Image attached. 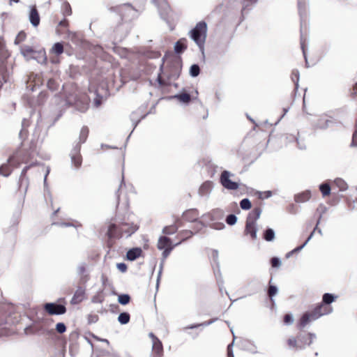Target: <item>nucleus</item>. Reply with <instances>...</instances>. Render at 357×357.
I'll use <instances>...</instances> for the list:
<instances>
[{"label": "nucleus", "instance_id": "obj_36", "mask_svg": "<svg viewBox=\"0 0 357 357\" xmlns=\"http://www.w3.org/2000/svg\"><path fill=\"white\" fill-rule=\"evenodd\" d=\"M200 73V68L198 65L194 64L190 67V73L192 77H197Z\"/></svg>", "mask_w": 357, "mask_h": 357}, {"label": "nucleus", "instance_id": "obj_54", "mask_svg": "<svg viewBox=\"0 0 357 357\" xmlns=\"http://www.w3.org/2000/svg\"><path fill=\"white\" fill-rule=\"evenodd\" d=\"M29 125V120L27 119H23L22 121V127L26 128V127H28Z\"/></svg>", "mask_w": 357, "mask_h": 357}, {"label": "nucleus", "instance_id": "obj_6", "mask_svg": "<svg viewBox=\"0 0 357 357\" xmlns=\"http://www.w3.org/2000/svg\"><path fill=\"white\" fill-rule=\"evenodd\" d=\"M43 309L49 315H60L65 314L66 312L65 305L55 303H47L44 304Z\"/></svg>", "mask_w": 357, "mask_h": 357}, {"label": "nucleus", "instance_id": "obj_53", "mask_svg": "<svg viewBox=\"0 0 357 357\" xmlns=\"http://www.w3.org/2000/svg\"><path fill=\"white\" fill-rule=\"evenodd\" d=\"M89 319V321L91 322V321H96L98 320V317L97 315H90Z\"/></svg>", "mask_w": 357, "mask_h": 357}, {"label": "nucleus", "instance_id": "obj_48", "mask_svg": "<svg viewBox=\"0 0 357 357\" xmlns=\"http://www.w3.org/2000/svg\"><path fill=\"white\" fill-rule=\"evenodd\" d=\"M117 267L121 272H126L127 271V266L124 263L117 264Z\"/></svg>", "mask_w": 357, "mask_h": 357}, {"label": "nucleus", "instance_id": "obj_44", "mask_svg": "<svg viewBox=\"0 0 357 357\" xmlns=\"http://www.w3.org/2000/svg\"><path fill=\"white\" fill-rule=\"evenodd\" d=\"M312 235V233L311 234V235L308 237V238L307 239V241L303 244L301 245V246H298L297 248H296L295 249H294L291 252L287 253V257H289L292 253L294 252H297L298 251H300L305 245V244L307 243V241H309V239L311 238Z\"/></svg>", "mask_w": 357, "mask_h": 357}, {"label": "nucleus", "instance_id": "obj_51", "mask_svg": "<svg viewBox=\"0 0 357 357\" xmlns=\"http://www.w3.org/2000/svg\"><path fill=\"white\" fill-rule=\"evenodd\" d=\"M351 96L353 98L357 97V82L353 86L352 91L351 92Z\"/></svg>", "mask_w": 357, "mask_h": 357}, {"label": "nucleus", "instance_id": "obj_37", "mask_svg": "<svg viewBox=\"0 0 357 357\" xmlns=\"http://www.w3.org/2000/svg\"><path fill=\"white\" fill-rule=\"evenodd\" d=\"M47 87L52 91H55L58 89L59 84L54 79H50L47 82Z\"/></svg>", "mask_w": 357, "mask_h": 357}, {"label": "nucleus", "instance_id": "obj_22", "mask_svg": "<svg viewBox=\"0 0 357 357\" xmlns=\"http://www.w3.org/2000/svg\"><path fill=\"white\" fill-rule=\"evenodd\" d=\"M13 166L8 163V160L6 163H3L0 166V175L3 176H8L13 172Z\"/></svg>", "mask_w": 357, "mask_h": 357}, {"label": "nucleus", "instance_id": "obj_4", "mask_svg": "<svg viewBox=\"0 0 357 357\" xmlns=\"http://www.w3.org/2000/svg\"><path fill=\"white\" fill-rule=\"evenodd\" d=\"M106 235L108 238L107 247L111 248L115 243V240L120 239L123 236L121 222L119 224L111 223L108 226Z\"/></svg>", "mask_w": 357, "mask_h": 357}, {"label": "nucleus", "instance_id": "obj_28", "mask_svg": "<svg viewBox=\"0 0 357 357\" xmlns=\"http://www.w3.org/2000/svg\"><path fill=\"white\" fill-rule=\"evenodd\" d=\"M192 232L190 230H184L181 231L178 235L177 238H180L181 243L185 240L190 238L192 236Z\"/></svg>", "mask_w": 357, "mask_h": 357}, {"label": "nucleus", "instance_id": "obj_8", "mask_svg": "<svg viewBox=\"0 0 357 357\" xmlns=\"http://www.w3.org/2000/svg\"><path fill=\"white\" fill-rule=\"evenodd\" d=\"M64 48L61 43H56L50 50V61L52 63H59V56L63 53Z\"/></svg>", "mask_w": 357, "mask_h": 357}, {"label": "nucleus", "instance_id": "obj_19", "mask_svg": "<svg viewBox=\"0 0 357 357\" xmlns=\"http://www.w3.org/2000/svg\"><path fill=\"white\" fill-rule=\"evenodd\" d=\"M311 197V192L310 190L303 191L297 194L294 197V200L297 203H303L308 201Z\"/></svg>", "mask_w": 357, "mask_h": 357}, {"label": "nucleus", "instance_id": "obj_45", "mask_svg": "<svg viewBox=\"0 0 357 357\" xmlns=\"http://www.w3.org/2000/svg\"><path fill=\"white\" fill-rule=\"evenodd\" d=\"M294 321V319L290 314H284L283 317V322L284 324L289 325L291 324Z\"/></svg>", "mask_w": 357, "mask_h": 357}, {"label": "nucleus", "instance_id": "obj_17", "mask_svg": "<svg viewBox=\"0 0 357 357\" xmlns=\"http://www.w3.org/2000/svg\"><path fill=\"white\" fill-rule=\"evenodd\" d=\"M142 254V250L140 248H134L127 252L126 257L130 261H134L139 258Z\"/></svg>", "mask_w": 357, "mask_h": 357}, {"label": "nucleus", "instance_id": "obj_21", "mask_svg": "<svg viewBox=\"0 0 357 357\" xmlns=\"http://www.w3.org/2000/svg\"><path fill=\"white\" fill-rule=\"evenodd\" d=\"M29 20L34 26H37L39 24L40 16L36 7L31 8L29 14Z\"/></svg>", "mask_w": 357, "mask_h": 357}, {"label": "nucleus", "instance_id": "obj_26", "mask_svg": "<svg viewBox=\"0 0 357 357\" xmlns=\"http://www.w3.org/2000/svg\"><path fill=\"white\" fill-rule=\"evenodd\" d=\"M89 130L88 127L83 126L79 133V142L84 143L89 136Z\"/></svg>", "mask_w": 357, "mask_h": 357}, {"label": "nucleus", "instance_id": "obj_24", "mask_svg": "<svg viewBox=\"0 0 357 357\" xmlns=\"http://www.w3.org/2000/svg\"><path fill=\"white\" fill-rule=\"evenodd\" d=\"M291 79L294 84V91L298 88L299 72L298 70H293L291 73Z\"/></svg>", "mask_w": 357, "mask_h": 357}, {"label": "nucleus", "instance_id": "obj_25", "mask_svg": "<svg viewBox=\"0 0 357 357\" xmlns=\"http://www.w3.org/2000/svg\"><path fill=\"white\" fill-rule=\"evenodd\" d=\"M337 296H333L331 294L326 293L323 295L322 297V303L325 305H331V304L335 301Z\"/></svg>", "mask_w": 357, "mask_h": 357}, {"label": "nucleus", "instance_id": "obj_55", "mask_svg": "<svg viewBox=\"0 0 357 357\" xmlns=\"http://www.w3.org/2000/svg\"><path fill=\"white\" fill-rule=\"evenodd\" d=\"M24 52H26V53H32L33 52V50L31 47H25L24 50H23Z\"/></svg>", "mask_w": 357, "mask_h": 357}, {"label": "nucleus", "instance_id": "obj_1", "mask_svg": "<svg viewBox=\"0 0 357 357\" xmlns=\"http://www.w3.org/2000/svg\"><path fill=\"white\" fill-rule=\"evenodd\" d=\"M315 335L309 332H299L296 336L289 337L287 341L289 348L294 350H303L312 344Z\"/></svg>", "mask_w": 357, "mask_h": 357}, {"label": "nucleus", "instance_id": "obj_10", "mask_svg": "<svg viewBox=\"0 0 357 357\" xmlns=\"http://www.w3.org/2000/svg\"><path fill=\"white\" fill-rule=\"evenodd\" d=\"M71 162L75 168H79L82 163V157L80 153V147L76 146L70 153Z\"/></svg>", "mask_w": 357, "mask_h": 357}, {"label": "nucleus", "instance_id": "obj_5", "mask_svg": "<svg viewBox=\"0 0 357 357\" xmlns=\"http://www.w3.org/2000/svg\"><path fill=\"white\" fill-rule=\"evenodd\" d=\"M180 243L181 241H178V243L174 244L169 237L166 236H162L158 238L157 248L158 250H162V258L167 259L169 256L173 249Z\"/></svg>", "mask_w": 357, "mask_h": 357}, {"label": "nucleus", "instance_id": "obj_9", "mask_svg": "<svg viewBox=\"0 0 357 357\" xmlns=\"http://www.w3.org/2000/svg\"><path fill=\"white\" fill-rule=\"evenodd\" d=\"M231 174L228 171H223L220 175V183L224 188L228 190H237L239 184L230 179Z\"/></svg>", "mask_w": 357, "mask_h": 357}, {"label": "nucleus", "instance_id": "obj_49", "mask_svg": "<svg viewBox=\"0 0 357 357\" xmlns=\"http://www.w3.org/2000/svg\"><path fill=\"white\" fill-rule=\"evenodd\" d=\"M28 135V130H26V128H22V129L21 130L20 132V136L21 138H26Z\"/></svg>", "mask_w": 357, "mask_h": 357}, {"label": "nucleus", "instance_id": "obj_16", "mask_svg": "<svg viewBox=\"0 0 357 357\" xmlns=\"http://www.w3.org/2000/svg\"><path fill=\"white\" fill-rule=\"evenodd\" d=\"M245 234L250 235L252 240L257 238V227L256 223L245 222Z\"/></svg>", "mask_w": 357, "mask_h": 357}, {"label": "nucleus", "instance_id": "obj_20", "mask_svg": "<svg viewBox=\"0 0 357 357\" xmlns=\"http://www.w3.org/2000/svg\"><path fill=\"white\" fill-rule=\"evenodd\" d=\"M187 49V40L185 38L179 39L174 45V51L177 54L183 52Z\"/></svg>", "mask_w": 357, "mask_h": 357}, {"label": "nucleus", "instance_id": "obj_46", "mask_svg": "<svg viewBox=\"0 0 357 357\" xmlns=\"http://www.w3.org/2000/svg\"><path fill=\"white\" fill-rule=\"evenodd\" d=\"M271 264L272 267L277 268V267H279L280 266V261L277 257H273L271 259Z\"/></svg>", "mask_w": 357, "mask_h": 357}, {"label": "nucleus", "instance_id": "obj_23", "mask_svg": "<svg viewBox=\"0 0 357 357\" xmlns=\"http://www.w3.org/2000/svg\"><path fill=\"white\" fill-rule=\"evenodd\" d=\"M212 188V183L211 181L204 182L199 188V194L202 195H207Z\"/></svg>", "mask_w": 357, "mask_h": 357}, {"label": "nucleus", "instance_id": "obj_11", "mask_svg": "<svg viewBox=\"0 0 357 357\" xmlns=\"http://www.w3.org/2000/svg\"><path fill=\"white\" fill-rule=\"evenodd\" d=\"M153 338V354L154 357H161L163 354V346L161 341L153 334H151Z\"/></svg>", "mask_w": 357, "mask_h": 357}, {"label": "nucleus", "instance_id": "obj_40", "mask_svg": "<svg viewBox=\"0 0 357 357\" xmlns=\"http://www.w3.org/2000/svg\"><path fill=\"white\" fill-rule=\"evenodd\" d=\"M278 292V289L275 286L273 285H269L268 289V295L270 297V298H272Z\"/></svg>", "mask_w": 357, "mask_h": 357}, {"label": "nucleus", "instance_id": "obj_56", "mask_svg": "<svg viewBox=\"0 0 357 357\" xmlns=\"http://www.w3.org/2000/svg\"><path fill=\"white\" fill-rule=\"evenodd\" d=\"M5 48V43L3 41L0 40V51L3 50Z\"/></svg>", "mask_w": 357, "mask_h": 357}, {"label": "nucleus", "instance_id": "obj_29", "mask_svg": "<svg viewBox=\"0 0 357 357\" xmlns=\"http://www.w3.org/2000/svg\"><path fill=\"white\" fill-rule=\"evenodd\" d=\"M323 197L328 196L331 193V186L328 183H323L319 186Z\"/></svg>", "mask_w": 357, "mask_h": 357}, {"label": "nucleus", "instance_id": "obj_33", "mask_svg": "<svg viewBox=\"0 0 357 357\" xmlns=\"http://www.w3.org/2000/svg\"><path fill=\"white\" fill-rule=\"evenodd\" d=\"M157 80L160 86L161 87H165L171 85L169 79H164L161 74L158 75Z\"/></svg>", "mask_w": 357, "mask_h": 357}, {"label": "nucleus", "instance_id": "obj_42", "mask_svg": "<svg viewBox=\"0 0 357 357\" xmlns=\"http://www.w3.org/2000/svg\"><path fill=\"white\" fill-rule=\"evenodd\" d=\"M56 331L59 333H63L66 331V326L63 323H58L56 325Z\"/></svg>", "mask_w": 357, "mask_h": 357}, {"label": "nucleus", "instance_id": "obj_57", "mask_svg": "<svg viewBox=\"0 0 357 357\" xmlns=\"http://www.w3.org/2000/svg\"><path fill=\"white\" fill-rule=\"evenodd\" d=\"M79 270H80L81 273H84L85 271V267L84 266H81L79 268Z\"/></svg>", "mask_w": 357, "mask_h": 357}, {"label": "nucleus", "instance_id": "obj_41", "mask_svg": "<svg viewBox=\"0 0 357 357\" xmlns=\"http://www.w3.org/2000/svg\"><path fill=\"white\" fill-rule=\"evenodd\" d=\"M236 216L234 214L229 215L226 218V222L229 225H233L236 222Z\"/></svg>", "mask_w": 357, "mask_h": 357}, {"label": "nucleus", "instance_id": "obj_3", "mask_svg": "<svg viewBox=\"0 0 357 357\" xmlns=\"http://www.w3.org/2000/svg\"><path fill=\"white\" fill-rule=\"evenodd\" d=\"M206 33L207 24L204 21L198 22L195 28L190 31V36L201 50H204L206 39Z\"/></svg>", "mask_w": 357, "mask_h": 357}, {"label": "nucleus", "instance_id": "obj_52", "mask_svg": "<svg viewBox=\"0 0 357 357\" xmlns=\"http://www.w3.org/2000/svg\"><path fill=\"white\" fill-rule=\"evenodd\" d=\"M59 25L60 26H63V27L66 28V27H68V21L66 19H63V20H61V21L59 22Z\"/></svg>", "mask_w": 357, "mask_h": 357}, {"label": "nucleus", "instance_id": "obj_14", "mask_svg": "<svg viewBox=\"0 0 357 357\" xmlns=\"http://www.w3.org/2000/svg\"><path fill=\"white\" fill-rule=\"evenodd\" d=\"M314 310L321 317L331 313L333 312V307L331 305H325L321 303L316 305Z\"/></svg>", "mask_w": 357, "mask_h": 357}, {"label": "nucleus", "instance_id": "obj_43", "mask_svg": "<svg viewBox=\"0 0 357 357\" xmlns=\"http://www.w3.org/2000/svg\"><path fill=\"white\" fill-rule=\"evenodd\" d=\"M63 15H70L72 13V10L70 6L68 3L65 2L63 5Z\"/></svg>", "mask_w": 357, "mask_h": 357}, {"label": "nucleus", "instance_id": "obj_58", "mask_svg": "<svg viewBox=\"0 0 357 357\" xmlns=\"http://www.w3.org/2000/svg\"><path fill=\"white\" fill-rule=\"evenodd\" d=\"M302 48H303V47L302 46ZM303 54H305V52L304 50V49H303Z\"/></svg>", "mask_w": 357, "mask_h": 357}, {"label": "nucleus", "instance_id": "obj_38", "mask_svg": "<svg viewBox=\"0 0 357 357\" xmlns=\"http://www.w3.org/2000/svg\"><path fill=\"white\" fill-rule=\"evenodd\" d=\"M26 37V33L24 31H20L15 38V43L20 44L23 42Z\"/></svg>", "mask_w": 357, "mask_h": 357}, {"label": "nucleus", "instance_id": "obj_27", "mask_svg": "<svg viewBox=\"0 0 357 357\" xmlns=\"http://www.w3.org/2000/svg\"><path fill=\"white\" fill-rule=\"evenodd\" d=\"M178 230V227L176 225L166 226L162 229V233L165 235H171L175 234Z\"/></svg>", "mask_w": 357, "mask_h": 357}, {"label": "nucleus", "instance_id": "obj_15", "mask_svg": "<svg viewBox=\"0 0 357 357\" xmlns=\"http://www.w3.org/2000/svg\"><path fill=\"white\" fill-rule=\"evenodd\" d=\"M261 213V208L260 206L255 207L248 214L246 221L252 223H256L257 220L259 218Z\"/></svg>", "mask_w": 357, "mask_h": 357}, {"label": "nucleus", "instance_id": "obj_2", "mask_svg": "<svg viewBox=\"0 0 357 357\" xmlns=\"http://www.w3.org/2000/svg\"><path fill=\"white\" fill-rule=\"evenodd\" d=\"M34 156V149L32 148L25 149L22 144L8 158V163L13 167L17 168L21 164H27L30 162Z\"/></svg>", "mask_w": 357, "mask_h": 357}, {"label": "nucleus", "instance_id": "obj_32", "mask_svg": "<svg viewBox=\"0 0 357 357\" xmlns=\"http://www.w3.org/2000/svg\"><path fill=\"white\" fill-rule=\"evenodd\" d=\"M275 238V233L272 229H267L264 234V238L267 241H271Z\"/></svg>", "mask_w": 357, "mask_h": 357}, {"label": "nucleus", "instance_id": "obj_35", "mask_svg": "<svg viewBox=\"0 0 357 357\" xmlns=\"http://www.w3.org/2000/svg\"><path fill=\"white\" fill-rule=\"evenodd\" d=\"M241 208L243 210H248L251 208V202L248 199H243L240 202Z\"/></svg>", "mask_w": 357, "mask_h": 357}, {"label": "nucleus", "instance_id": "obj_39", "mask_svg": "<svg viewBox=\"0 0 357 357\" xmlns=\"http://www.w3.org/2000/svg\"><path fill=\"white\" fill-rule=\"evenodd\" d=\"M177 98L183 102H189L190 100V95L187 93H183L177 96Z\"/></svg>", "mask_w": 357, "mask_h": 357}, {"label": "nucleus", "instance_id": "obj_47", "mask_svg": "<svg viewBox=\"0 0 357 357\" xmlns=\"http://www.w3.org/2000/svg\"><path fill=\"white\" fill-rule=\"evenodd\" d=\"M32 166V165H29V166H26L22 171L21 172V175H20V182H22L24 179V178L26 176V172L28 171V169L30 168V167Z\"/></svg>", "mask_w": 357, "mask_h": 357}, {"label": "nucleus", "instance_id": "obj_30", "mask_svg": "<svg viewBox=\"0 0 357 357\" xmlns=\"http://www.w3.org/2000/svg\"><path fill=\"white\" fill-rule=\"evenodd\" d=\"M130 318L128 312H122L119 315L118 320L121 324H126L129 322Z\"/></svg>", "mask_w": 357, "mask_h": 357}, {"label": "nucleus", "instance_id": "obj_50", "mask_svg": "<svg viewBox=\"0 0 357 357\" xmlns=\"http://www.w3.org/2000/svg\"><path fill=\"white\" fill-rule=\"evenodd\" d=\"M0 60L2 61L3 59H6L8 57L9 54L8 52L6 50L0 51Z\"/></svg>", "mask_w": 357, "mask_h": 357}, {"label": "nucleus", "instance_id": "obj_13", "mask_svg": "<svg viewBox=\"0 0 357 357\" xmlns=\"http://www.w3.org/2000/svg\"><path fill=\"white\" fill-rule=\"evenodd\" d=\"M199 213L197 209H189L185 211L183 214V219L188 222H195L198 220Z\"/></svg>", "mask_w": 357, "mask_h": 357}, {"label": "nucleus", "instance_id": "obj_31", "mask_svg": "<svg viewBox=\"0 0 357 357\" xmlns=\"http://www.w3.org/2000/svg\"><path fill=\"white\" fill-rule=\"evenodd\" d=\"M334 184L339 188L340 190H345L347 188V183L342 178H337L334 181Z\"/></svg>", "mask_w": 357, "mask_h": 357}, {"label": "nucleus", "instance_id": "obj_18", "mask_svg": "<svg viewBox=\"0 0 357 357\" xmlns=\"http://www.w3.org/2000/svg\"><path fill=\"white\" fill-rule=\"evenodd\" d=\"M84 296L85 290L82 287H79L74 294L72 298V303L74 304L81 303L84 300Z\"/></svg>", "mask_w": 357, "mask_h": 357}, {"label": "nucleus", "instance_id": "obj_12", "mask_svg": "<svg viewBox=\"0 0 357 357\" xmlns=\"http://www.w3.org/2000/svg\"><path fill=\"white\" fill-rule=\"evenodd\" d=\"M121 227H123V236L126 237L131 236L139 229L137 225L129 222H121Z\"/></svg>", "mask_w": 357, "mask_h": 357}, {"label": "nucleus", "instance_id": "obj_34", "mask_svg": "<svg viewBox=\"0 0 357 357\" xmlns=\"http://www.w3.org/2000/svg\"><path fill=\"white\" fill-rule=\"evenodd\" d=\"M118 301L121 305H126L130 302V297L128 294H121L119 296Z\"/></svg>", "mask_w": 357, "mask_h": 357}, {"label": "nucleus", "instance_id": "obj_7", "mask_svg": "<svg viewBox=\"0 0 357 357\" xmlns=\"http://www.w3.org/2000/svg\"><path fill=\"white\" fill-rule=\"evenodd\" d=\"M319 318H320L319 315L314 309L311 311H307L305 312L299 319L298 327L299 328H303L307 324L311 321L318 319Z\"/></svg>", "mask_w": 357, "mask_h": 357}]
</instances>
